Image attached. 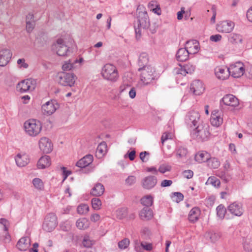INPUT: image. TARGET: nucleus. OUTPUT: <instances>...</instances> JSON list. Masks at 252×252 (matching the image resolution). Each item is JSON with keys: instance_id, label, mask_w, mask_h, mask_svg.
I'll return each mask as SVG.
<instances>
[{"instance_id": "obj_1", "label": "nucleus", "mask_w": 252, "mask_h": 252, "mask_svg": "<svg viewBox=\"0 0 252 252\" xmlns=\"http://www.w3.org/2000/svg\"><path fill=\"white\" fill-rule=\"evenodd\" d=\"M191 137L198 142H204L209 140L210 132L209 126L204 123L198 125L193 128L190 133Z\"/></svg>"}, {"instance_id": "obj_2", "label": "nucleus", "mask_w": 252, "mask_h": 252, "mask_svg": "<svg viewBox=\"0 0 252 252\" xmlns=\"http://www.w3.org/2000/svg\"><path fill=\"white\" fill-rule=\"evenodd\" d=\"M137 22L134 24V30L136 38L141 35L142 29L145 30L150 26V21L147 12L146 11H139L137 13Z\"/></svg>"}, {"instance_id": "obj_3", "label": "nucleus", "mask_w": 252, "mask_h": 252, "mask_svg": "<svg viewBox=\"0 0 252 252\" xmlns=\"http://www.w3.org/2000/svg\"><path fill=\"white\" fill-rule=\"evenodd\" d=\"M138 70L141 72L140 79L145 85L153 83V81L156 79L155 69L151 65L145 66V67H139Z\"/></svg>"}, {"instance_id": "obj_4", "label": "nucleus", "mask_w": 252, "mask_h": 252, "mask_svg": "<svg viewBox=\"0 0 252 252\" xmlns=\"http://www.w3.org/2000/svg\"><path fill=\"white\" fill-rule=\"evenodd\" d=\"M101 75L105 79L112 82L116 81L119 77L117 68L110 63H107L104 65L102 69Z\"/></svg>"}, {"instance_id": "obj_5", "label": "nucleus", "mask_w": 252, "mask_h": 252, "mask_svg": "<svg viewBox=\"0 0 252 252\" xmlns=\"http://www.w3.org/2000/svg\"><path fill=\"white\" fill-rule=\"evenodd\" d=\"M93 156L90 154L87 155L79 160L76 163V165L80 168L79 172L81 173L88 174L93 171V168L90 165L93 161Z\"/></svg>"}, {"instance_id": "obj_6", "label": "nucleus", "mask_w": 252, "mask_h": 252, "mask_svg": "<svg viewBox=\"0 0 252 252\" xmlns=\"http://www.w3.org/2000/svg\"><path fill=\"white\" fill-rule=\"evenodd\" d=\"M26 132L30 136H35L41 131L42 126L39 121L35 119L29 120L24 123Z\"/></svg>"}, {"instance_id": "obj_7", "label": "nucleus", "mask_w": 252, "mask_h": 252, "mask_svg": "<svg viewBox=\"0 0 252 252\" xmlns=\"http://www.w3.org/2000/svg\"><path fill=\"white\" fill-rule=\"evenodd\" d=\"M57 78L60 85L71 87L75 83L76 76L73 73L62 72L58 74Z\"/></svg>"}, {"instance_id": "obj_8", "label": "nucleus", "mask_w": 252, "mask_h": 252, "mask_svg": "<svg viewBox=\"0 0 252 252\" xmlns=\"http://www.w3.org/2000/svg\"><path fill=\"white\" fill-rule=\"evenodd\" d=\"M57 225V217L54 213H51L45 217L42 228L47 232H51L55 229Z\"/></svg>"}, {"instance_id": "obj_9", "label": "nucleus", "mask_w": 252, "mask_h": 252, "mask_svg": "<svg viewBox=\"0 0 252 252\" xmlns=\"http://www.w3.org/2000/svg\"><path fill=\"white\" fill-rule=\"evenodd\" d=\"M185 122L187 125L193 128L203 123L200 119L199 113L195 111H190L188 112L185 118Z\"/></svg>"}, {"instance_id": "obj_10", "label": "nucleus", "mask_w": 252, "mask_h": 252, "mask_svg": "<svg viewBox=\"0 0 252 252\" xmlns=\"http://www.w3.org/2000/svg\"><path fill=\"white\" fill-rule=\"evenodd\" d=\"M36 81L35 79L29 78L24 80L17 85V90L20 93H25L29 90H34L35 88Z\"/></svg>"}, {"instance_id": "obj_11", "label": "nucleus", "mask_w": 252, "mask_h": 252, "mask_svg": "<svg viewBox=\"0 0 252 252\" xmlns=\"http://www.w3.org/2000/svg\"><path fill=\"white\" fill-rule=\"evenodd\" d=\"M228 73L234 78H239L242 76L245 72V68L243 64L238 62L236 64H231L228 68Z\"/></svg>"}, {"instance_id": "obj_12", "label": "nucleus", "mask_w": 252, "mask_h": 252, "mask_svg": "<svg viewBox=\"0 0 252 252\" xmlns=\"http://www.w3.org/2000/svg\"><path fill=\"white\" fill-rule=\"evenodd\" d=\"M60 107L56 100H51L42 106V110L44 114L51 115L53 114Z\"/></svg>"}, {"instance_id": "obj_13", "label": "nucleus", "mask_w": 252, "mask_h": 252, "mask_svg": "<svg viewBox=\"0 0 252 252\" xmlns=\"http://www.w3.org/2000/svg\"><path fill=\"white\" fill-rule=\"evenodd\" d=\"M227 210L231 214L238 217L241 216L244 212L243 204L237 201L231 203L228 206Z\"/></svg>"}, {"instance_id": "obj_14", "label": "nucleus", "mask_w": 252, "mask_h": 252, "mask_svg": "<svg viewBox=\"0 0 252 252\" xmlns=\"http://www.w3.org/2000/svg\"><path fill=\"white\" fill-rule=\"evenodd\" d=\"M53 49L56 50L57 54L60 56L66 55L68 50V48L65 44L64 41L61 38L58 39L53 45Z\"/></svg>"}, {"instance_id": "obj_15", "label": "nucleus", "mask_w": 252, "mask_h": 252, "mask_svg": "<svg viewBox=\"0 0 252 252\" xmlns=\"http://www.w3.org/2000/svg\"><path fill=\"white\" fill-rule=\"evenodd\" d=\"M157 178L155 176L150 175L145 177L141 181L142 187L146 189H151L157 184Z\"/></svg>"}, {"instance_id": "obj_16", "label": "nucleus", "mask_w": 252, "mask_h": 252, "mask_svg": "<svg viewBox=\"0 0 252 252\" xmlns=\"http://www.w3.org/2000/svg\"><path fill=\"white\" fill-rule=\"evenodd\" d=\"M39 147L43 153L48 154L53 150V145L50 139L47 137L41 138L39 141Z\"/></svg>"}, {"instance_id": "obj_17", "label": "nucleus", "mask_w": 252, "mask_h": 252, "mask_svg": "<svg viewBox=\"0 0 252 252\" xmlns=\"http://www.w3.org/2000/svg\"><path fill=\"white\" fill-rule=\"evenodd\" d=\"M234 23L232 21H225L218 25L217 30L219 32L229 33L233 29Z\"/></svg>"}, {"instance_id": "obj_18", "label": "nucleus", "mask_w": 252, "mask_h": 252, "mask_svg": "<svg viewBox=\"0 0 252 252\" xmlns=\"http://www.w3.org/2000/svg\"><path fill=\"white\" fill-rule=\"evenodd\" d=\"M190 91L195 95H200L204 91L202 82L199 80L193 81L190 85Z\"/></svg>"}, {"instance_id": "obj_19", "label": "nucleus", "mask_w": 252, "mask_h": 252, "mask_svg": "<svg viewBox=\"0 0 252 252\" xmlns=\"http://www.w3.org/2000/svg\"><path fill=\"white\" fill-rule=\"evenodd\" d=\"M185 48H187L189 55L195 54L199 51V43L196 40H188L186 42Z\"/></svg>"}, {"instance_id": "obj_20", "label": "nucleus", "mask_w": 252, "mask_h": 252, "mask_svg": "<svg viewBox=\"0 0 252 252\" xmlns=\"http://www.w3.org/2000/svg\"><path fill=\"white\" fill-rule=\"evenodd\" d=\"M12 56L10 51L8 49H2L0 51V66H5L9 62Z\"/></svg>"}, {"instance_id": "obj_21", "label": "nucleus", "mask_w": 252, "mask_h": 252, "mask_svg": "<svg viewBox=\"0 0 252 252\" xmlns=\"http://www.w3.org/2000/svg\"><path fill=\"white\" fill-rule=\"evenodd\" d=\"M225 105L230 106H236L238 104V99L233 95L231 94H226L223 96L220 101Z\"/></svg>"}, {"instance_id": "obj_22", "label": "nucleus", "mask_w": 252, "mask_h": 252, "mask_svg": "<svg viewBox=\"0 0 252 252\" xmlns=\"http://www.w3.org/2000/svg\"><path fill=\"white\" fill-rule=\"evenodd\" d=\"M30 245V238L28 237H24L18 241L16 247L20 251H25L29 248Z\"/></svg>"}, {"instance_id": "obj_23", "label": "nucleus", "mask_w": 252, "mask_h": 252, "mask_svg": "<svg viewBox=\"0 0 252 252\" xmlns=\"http://www.w3.org/2000/svg\"><path fill=\"white\" fill-rule=\"evenodd\" d=\"M189 54L187 48H181L177 51L176 58L179 62H185L189 58Z\"/></svg>"}, {"instance_id": "obj_24", "label": "nucleus", "mask_w": 252, "mask_h": 252, "mask_svg": "<svg viewBox=\"0 0 252 252\" xmlns=\"http://www.w3.org/2000/svg\"><path fill=\"white\" fill-rule=\"evenodd\" d=\"M200 210L197 207H194L191 209L188 215L189 220L192 223L198 220L200 215Z\"/></svg>"}, {"instance_id": "obj_25", "label": "nucleus", "mask_w": 252, "mask_h": 252, "mask_svg": "<svg viewBox=\"0 0 252 252\" xmlns=\"http://www.w3.org/2000/svg\"><path fill=\"white\" fill-rule=\"evenodd\" d=\"M104 187L101 183H96L92 188L91 194L95 196H100L102 195L104 192Z\"/></svg>"}, {"instance_id": "obj_26", "label": "nucleus", "mask_w": 252, "mask_h": 252, "mask_svg": "<svg viewBox=\"0 0 252 252\" xmlns=\"http://www.w3.org/2000/svg\"><path fill=\"white\" fill-rule=\"evenodd\" d=\"M139 216L143 220H149L153 217V211L151 208L144 207L140 211Z\"/></svg>"}, {"instance_id": "obj_27", "label": "nucleus", "mask_w": 252, "mask_h": 252, "mask_svg": "<svg viewBox=\"0 0 252 252\" xmlns=\"http://www.w3.org/2000/svg\"><path fill=\"white\" fill-rule=\"evenodd\" d=\"M51 164L50 158L49 156H44L39 159L37 165L39 169H44L49 167Z\"/></svg>"}, {"instance_id": "obj_28", "label": "nucleus", "mask_w": 252, "mask_h": 252, "mask_svg": "<svg viewBox=\"0 0 252 252\" xmlns=\"http://www.w3.org/2000/svg\"><path fill=\"white\" fill-rule=\"evenodd\" d=\"M15 159L16 164L20 167L25 166L29 162L28 156L26 155H21L20 154H18L15 157Z\"/></svg>"}, {"instance_id": "obj_29", "label": "nucleus", "mask_w": 252, "mask_h": 252, "mask_svg": "<svg viewBox=\"0 0 252 252\" xmlns=\"http://www.w3.org/2000/svg\"><path fill=\"white\" fill-rule=\"evenodd\" d=\"M215 74L216 76L220 79L225 80L229 75L228 73V68L226 70L222 67H219L216 69Z\"/></svg>"}, {"instance_id": "obj_30", "label": "nucleus", "mask_w": 252, "mask_h": 252, "mask_svg": "<svg viewBox=\"0 0 252 252\" xmlns=\"http://www.w3.org/2000/svg\"><path fill=\"white\" fill-rule=\"evenodd\" d=\"M148 56L146 53H141L138 58V65L140 67H145L148 66Z\"/></svg>"}, {"instance_id": "obj_31", "label": "nucleus", "mask_w": 252, "mask_h": 252, "mask_svg": "<svg viewBox=\"0 0 252 252\" xmlns=\"http://www.w3.org/2000/svg\"><path fill=\"white\" fill-rule=\"evenodd\" d=\"M213 111L212 113L211 118L210 119L211 124L215 126H219L222 124L223 119L219 115H216Z\"/></svg>"}, {"instance_id": "obj_32", "label": "nucleus", "mask_w": 252, "mask_h": 252, "mask_svg": "<svg viewBox=\"0 0 252 252\" xmlns=\"http://www.w3.org/2000/svg\"><path fill=\"white\" fill-rule=\"evenodd\" d=\"M187 154L188 150L186 148L179 147L176 150L177 158L181 159L183 162H184V159H186Z\"/></svg>"}, {"instance_id": "obj_33", "label": "nucleus", "mask_w": 252, "mask_h": 252, "mask_svg": "<svg viewBox=\"0 0 252 252\" xmlns=\"http://www.w3.org/2000/svg\"><path fill=\"white\" fill-rule=\"evenodd\" d=\"M83 61V59L81 58L79 61L78 60H75L72 62L70 60L68 61H66L63 64L62 66V69L63 71H68L74 68V63H77L78 62H82Z\"/></svg>"}, {"instance_id": "obj_34", "label": "nucleus", "mask_w": 252, "mask_h": 252, "mask_svg": "<svg viewBox=\"0 0 252 252\" xmlns=\"http://www.w3.org/2000/svg\"><path fill=\"white\" fill-rule=\"evenodd\" d=\"M209 158V155L207 152L199 153L195 155V159L198 162H207Z\"/></svg>"}, {"instance_id": "obj_35", "label": "nucleus", "mask_w": 252, "mask_h": 252, "mask_svg": "<svg viewBox=\"0 0 252 252\" xmlns=\"http://www.w3.org/2000/svg\"><path fill=\"white\" fill-rule=\"evenodd\" d=\"M76 225L79 229H85L88 227V220L85 218L79 219L77 220Z\"/></svg>"}, {"instance_id": "obj_36", "label": "nucleus", "mask_w": 252, "mask_h": 252, "mask_svg": "<svg viewBox=\"0 0 252 252\" xmlns=\"http://www.w3.org/2000/svg\"><path fill=\"white\" fill-rule=\"evenodd\" d=\"M228 40L231 43H237L242 42V38L240 34L232 33L229 35Z\"/></svg>"}, {"instance_id": "obj_37", "label": "nucleus", "mask_w": 252, "mask_h": 252, "mask_svg": "<svg viewBox=\"0 0 252 252\" xmlns=\"http://www.w3.org/2000/svg\"><path fill=\"white\" fill-rule=\"evenodd\" d=\"M141 203L145 207L149 208L153 203V198L151 195L144 196L141 198Z\"/></svg>"}, {"instance_id": "obj_38", "label": "nucleus", "mask_w": 252, "mask_h": 252, "mask_svg": "<svg viewBox=\"0 0 252 252\" xmlns=\"http://www.w3.org/2000/svg\"><path fill=\"white\" fill-rule=\"evenodd\" d=\"M243 248L246 252H250L252 251V239L247 238L243 240Z\"/></svg>"}, {"instance_id": "obj_39", "label": "nucleus", "mask_w": 252, "mask_h": 252, "mask_svg": "<svg viewBox=\"0 0 252 252\" xmlns=\"http://www.w3.org/2000/svg\"><path fill=\"white\" fill-rule=\"evenodd\" d=\"M208 166L212 168H218L220 165V162L219 159L216 158H209L208 161Z\"/></svg>"}, {"instance_id": "obj_40", "label": "nucleus", "mask_w": 252, "mask_h": 252, "mask_svg": "<svg viewBox=\"0 0 252 252\" xmlns=\"http://www.w3.org/2000/svg\"><path fill=\"white\" fill-rule=\"evenodd\" d=\"M217 215L220 219H223L225 213H226V209L222 204L219 205L216 208Z\"/></svg>"}, {"instance_id": "obj_41", "label": "nucleus", "mask_w": 252, "mask_h": 252, "mask_svg": "<svg viewBox=\"0 0 252 252\" xmlns=\"http://www.w3.org/2000/svg\"><path fill=\"white\" fill-rule=\"evenodd\" d=\"M94 242L88 235H85L82 240V245L85 248H91Z\"/></svg>"}, {"instance_id": "obj_42", "label": "nucleus", "mask_w": 252, "mask_h": 252, "mask_svg": "<svg viewBox=\"0 0 252 252\" xmlns=\"http://www.w3.org/2000/svg\"><path fill=\"white\" fill-rule=\"evenodd\" d=\"M206 237L207 238H209L212 242L214 243L220 238V235L218 232L210 231L207 233Z\"/></svg>"}, {"instance_id": "obj_43", "label": "nucleus", "mask_w": 252, "mask_h": 252, "mask_svg": "<svg viewBox=\"0 0 252 252\" xmlns=\"http://www.w3.org/2000/svg\"><path fill=\"white\" fill-rule=\"evenodd\" d=\"M107 145L105 142L100 143L97 146L96 153L97 154H100L103 155L105 154L106 151Z\"/></svg>"}, {"instance_id": "obj_44", "label": "nucleus", "mask_w": 252, "mask_h": 252, "mask_svg": "<svg viewBox=\"0 0 252 252\" xmlns=\"http://www.w3.org/2000/svg\"><path fill=\"white\" fill-rule=\"evenodd\" d=\"M89 207L87 204H81L77 207V211L79 214H85L88 212Z\"/></svg>"}, {"instance_id": "obj_45", "label": "nucleus", "mask_w": 252, "mask_h": 252, "mask_svg": "<svg viewBox=\"0 0 252 252\" xmlns=\"http://www.w3.org/2000/svg\"><path fill=\"white\" fill-rule=\"evenodd\" d=\"M92 205L94 210H99L101 205V201L100 199L98 198H93L92 199Z\"/></svg>"}, {"instance_id": "obj_46", "label": "nucleus", "mask_w": 252, "mask_h": 252, "mask_svg": "<svg viewBox=\"0 0 252 252\" xmlns=\"http://www.w3.org/2000/svg\"><path fill=\"white\" fill-rule=\"evenodd\" d=\"M129 243L128 239L124 238L118 243V247L120 249L125 250L128 247Z\"/></svg>"}, {"instance_id": "obj_47", "label": "nucleus", "mask_w": 252, "mask_h": 252, "mask_svg": "<svg viewBox=\"0 0 252 252\" xmlns=\"http://www.w3.org/2000/svg\"><path fill=\"white\" fill-rule=\"evenodd\" d=\"M207 183L210 184L213 186L219 187L220 186V181L215 177H210L208 178Z\"/></svg>"}, {"instance_id": "obj_48", "label": "nucleus", "mask_w": 252, "mask_h": 252, "mask_svg": "<svg viewBox=\"0 0 252 252\" xmlns=\"http://www.w3.org/2000/svg\"><path fill=\"white\" fill-rule=\"evenodd\" d=\"M32 183L34 187L37 189H43V183L42 182V180L39 178H34L32 180Z\"/></svg>"}, {"instance_id": "obj_49", "label": "nucleus", "mask_w": 252, "mask_h": 252, "mask_svg": "<svg viewBox=\"0 0 252 252\" xmlns=\"http://www.w3.org/2000/svg\"><path fill=\"white\" fill-rule=\"evenodd\" d=\"M126 216V210L121 208L117 211V217L119 219H122Z\"/></svg>"}, {"instance_id": "obj_50", "label": "nucleus", "mask_w": 252, "mask_h": 252, "mask_svg": "<svg viewBox=\"0 0 252 252\" xmlns=\"http://www.w3.org/2000/svg\"><path fill=\"white\" fill-rule=\"evenodd\" d=\"M0 240H2L4 243H8L11 241V237L8 232L6 233H2L0 236Z\"/></svg>"}, {"instance_id": "obj_51", "label": "nucleus", "mask_w": 252, "mask_h": 252, "mask_svg": "<svg viewBox=\"0 0 252 252\" xmlns=\"http://www.w3.org/2000/svg\"><path fill=\"white\" fill-rule=\"evenodd\" d=\"M180 67H177L174 69V72L176 74H181L183 76H186L187 74H188L186 69L183 66L180 65Z\"/></svg>"}, {"instance_id": "obj_52", "label": "nucleus", "mask_w": 252, "mask_h": 252, "mask_svg": "<svg viewBox=\"0 0 252 252\" xmlns=\"http://www.w3.org/2000/svg\"><path fill=\"white\" fill-rule=\"evenodd\" d=\"M185 69H186L188 74H191L195 69V66L189 63L186 64L183 66Z\"/></svg>"}, {"instance_id": "obj_53", "label": "nucleus", "mask_w": 252, "mask_h": 252, "mask_svg": "<svg viewBox=\"0 0 252 252\" xmlns=\"http://www.w3.org/2000/svg\"><path fill=\"white\" fill-rule=\"evenodd\" d=\"M171 169V167L170 165L162 164L159 167L158 171L161 173H164L167 171H170Z\"/></svg>"}, {"instance_id": "obj_54", "label": "nucleus", "mask_w": 252, "mask_h": 252, "mask_svg": "<svg viewBox=\"0 0 252 252\" xmlns=\"http://www.w3.org/2000/svg\"><path fill=\"white\" fill-rule=\"evenodd\" d=\"M136 151L134 149H133L131 151H128L127 153L124 156L125 158L128 157L129 159L131 161H133L135 157Z\"/></svg>"}, {"instance_id": "obj_55", "label": "nucleus", "mask_w": 252, "mask_h": 252, "mask_svg": "<svg viewBox=\"0 0 252 252\" xmlns=\"http://www.w3.org/2000/svg\"><path fill=\"white\" fill-rule=\"evenodd\" d=\"M35 21L34 22H26V30L28 32H31L34 29L35 27Z\"/></svg>"}, {"instance_id": "obj_56", "label": "nucleus", "mask_w": 252, "mask_h": 252, "mask_svg": "<svg viewBox=\"0 0 252 252\" xmlns=\"http://www.w3.org/2000/svg\"><path fill=\"white\" fill-rule=\"evenodd\" d=\"M61 229L64 231H67L70 228L69 223L67 221L62 222L60 224Z\"/></svg>"}, {"instance_id": "obj_57", "label": "nucleus", "mask_w": 252, "mask_h": 252, "mask_svg": "<svg viewBox=\"0 0 252 252\" xmlns=\"http://www.w3.org/2000/svg\"><path fill=\"white\" fill-rule=\"evenodd\" d=\"M17 64L19 65L20 68L23 67L24 68H27L29 65L25 63V60L24 59H19L17 61Z\"/></svg>"}, {"instance_id": "obj_58", "label": "nucleus", "mask_w": 252, "mask_h": 252, "mask_svg": "<svg viewBox=\"0 0 252 252\" xmlns=\"http://www.w3.org/2000/svg\"><path fill=\"white\" fill-rule=\"evenodd\" d=\"M136 182V177L134 176H129L126 180V184L132 185Z\"/></svg>"}, {"instance_id": "obj_59", "label": "nucleus", "mask_w": 252, "mask_h": 252, "mask_svg": "<svg viewBox=\"0 0 252 252\" xmlns=\"http://www.w3.org/2000/svg\"><path fill=\"white\" fill-rule=\"evenodd\" d=\"M184 177L187 179H190L193 177V172L191 170H185L183 172Z\"/></svg>"}, {"instance_id": "obj_60", "label": "nucleus", "mask_w": 252, "mask_h": 252, "mask_svg": "<svg viewBox=\"0 0 252 252\" xmlns=\"http://www.w3.org/2000/svg\"><path fill=\"white\" fill-rule=\"evenodd\" d=\"M149 155V153L146 151L142 152L140 153L139 157L142 162H146L148 160V158H146V156Z\"/></svg>"}, {"instance_id": "obj_61", "label": "nucleus", "mask_w": 252, "mask_h": 252, "mask_svg": "<svg viewBox=\"0 0 252 252\" xmlns=\"http://www.w3.org/2000/svg\"><path fill=\"white\" fill-rule=\"evenodd\" d=\"M211 11L212 12L213 15L211 18V23L212 24H214L215 23V19L216 16V8L214 5H213L211 8Z\"/></svg>"}, {"instance_id": "obj_62", "label": "nucleus", "mask_w": 252, "mask_h": 252, "mask_svg": "<svg viewBox=\"0 0 252 252\" xmlns=\"http://www.w3.org/2000/svg\"><path fill=\"white\" fill-rule=\"evenodd\" d=\"M174 195L175 197H176V201L177 202H179L182 201L184 199V195L181 192H175L174 193Z\"/></svg>"}, {"instance_id": "obj_63", "label": "nucleus", "mask_w": 252, "mask_h": 252, "mask_svg": "<svg viewBox=\"0 0 252 252\" xmlns=\"http://www.w3.org/2000/svg\"><path fill=\"white\" fill-rule=\"evenodd\" d=\"M172 181L170 180H164L160 184L161 187H167L170 186L172 184Z\"/></svg>"}, {"instance_id": "obj_64", "label": "nucleus", "mask_w": 252, "mask_h": 252, "mask_svg": "<svg viewBox=\"0 0 252 252\" xmlns=\"http://www.w3.org/2000/svg\"><path fill=\"white\" fill-rule=\"evenodd\" d=\"M141 247L146 251H150L152 249V245L150 243H144L143 242L141 243Z\"/></svg>"}]
</instances>
